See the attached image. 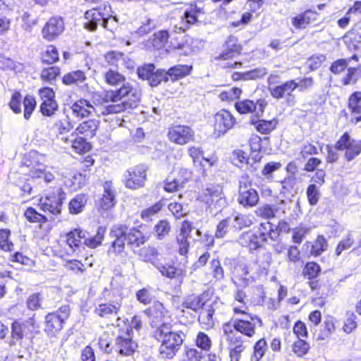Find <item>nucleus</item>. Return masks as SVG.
<instances>
[{
    "mask_svg": "<svg viewBox=\"0 0 361 361\" xmlns=\"http://www.w3.org/2000/svg\"><path fill=\"white\" fill-rule=\"evenodd\" d=\"M164 206L162 200H159L151 206L143 209L140 214L141 219L145 221H152L154 218L161 212Z\"/></svg>",
    "mask_w": 361,
    "mask_h": 361,
    "instance_id": "39",
    "label": "nucleus"
},
{
    "mask_svg": "<svg viewBox=\"0 0 361 361\" xmlns=\"http://www.w3.org/2000/svg\"><path fill=\"white\" fill-rule=\"evenodd\" d=\"M65 199L66 192L62 185L55 183V185H50L45 195L39 199L38 205L44 212L56 216L61 214Z\"/></svg>",
    "mask_w": 361,
    "mask_h": 361,
    "instance_id": "4",
    "label": "nucleus"
},
{
    "mask_svg": "<svg viewBox=\"0 0 361 361\" xmlns=\"http://www.w3.org/2000/svg\"><path fill=\"white\" fill-rule=\"evenodd\" d=\"M233 326L238 331L247 336H252L255 333L254 325L247 321L239 319L238 322H235Z\"/></svg>",
    "mask_w": 361,
    "mask_h": 361,
    "instance_id": "53",
    "label": "nucleus"
},
{
    "mask_svg": "<svg viewBox=\"0 0 361 361\" xmlns=\"http://www.w3.org/2000/svg\"><path fill=\"white\" fill-rule=\"evenodd\" d=\"M253 217L252 216L238 214L233 218L232 225L236 229L240 230L245 227H249L253 224Z\"/></svg>",
    "mask_w": 361,
    "mask_h": 361,
    "instance_id": "49",
    "label": "nucleus"
},
{
    "mask_svg": "<svg viewBox=\"0 0 361 361\" xmlns=\"http://www.w3.org/2000/svg\"><path fill=\"white\" fill-rule=\"evenodd\" d=\"M147 166L143 164L129 168L125 174V187L130 190H137L144 187L147 178Z\"/></svg>",
    "mask_w": 361,
    "mask_h": 361,
    "instance_id": "12",
    "label": "nucleus"
},
{
    "mask_svg": "<svg viewBox=\"0 0 361 361\" xmlns=\"http://www.w3.org/2000/svg\"><path fill=\"white\" fill-rule=\"evenodd\" d=\"M39 59L42 64L54 65L60 60L59 51L54 44H48L39 54Z\"/></svg>",
    "mask_w": 361,
    "mask_h": 361,
    "instance_id": "28",
    "label": "nucleus"
},
{
    "mask_svg": "<svg viewBox=\"0 0 361 361\" xmlns=\"http://www.w3.org/2000/svg\"><path fill=\"white\" fill-rule=\"evenodd\" d=\"M182 9L183 13L180 16L182 26L179 29L185 32L199 22V16L204 14V11L195 1L186 4Z\"/></svg>",
    "mask_w": 361,
    "mask_h": 361,
    "instance_id": "16",
    "label": "nucleus"
},
{
    "mask_svg": "<svg viewBox=\"0 0 361 361\" xmlns=\"http://www.w3.org/2000/svg\"><path fill=\"white\" fill-rule=\"evenodd\" d=\"M169 38V32L166 30H161L153 35V44L159 47H164L168 42Z\"/></svg>",
    "mask_w": 361,
    "mask_h": 361,
    "instance_id": "60",
    "label": "nucleus"
},
{
    "mask_svg": "<svg viewBox=\"0 0 361 361\" xmlns=\"http://www.w3.org/2000/svg\"><path fill=\"white\" fill-rule=\"evenodd\" d=\"M136 299L140 303L147 305L152 301V297L149 290L147 288H142L138 290L135 293Z\"/></svg>",
    "mask_w": 361,
    "mask_h": 361,
    "instance_id": "62",
    "label": "nucleus"
},
{
    "mask_svg": "<svg viewBox=\"0 0 361 361\" xmlns=\"http://www.w3.org/2000/svg\"><path fill=\"white\" fill-rule=\"evenodd\" d=\"M11 231L8 228L0 229V250L11 252L14 249V244L11 240Z\"/></svg>",
    "mask_w": 361,
    "mask_h": 361,
    "instance_id": "44",
    "label": "nucleus"
},
{
    "mask_svg": "<svg viewBox=\"0 0 361 361\" xmlns=\"http://www.w3.org/2000/svg\"><path fill=\"white\" fill-rule=\"evenodd\" d=\"M103 188L104 192L99 200V207L100 209L107 211L116 205V191L111 180L105 181Z\"/></svg>",
    "mask_w": 361,
    "mask_h": 361,
    "instance_id": "20",
    "label": "nucleus"
},
{
    "mask_svg": "<svg viewBox=\"0 0 361 361\" xmlns=\"http://www.w3.org/2000/svg\"><path fill=\"white\" fill-rule=\"evenodd\" d=\"M104 82L111 87H118L126 81V77L117 70L109 69L103 74Z\"/></svg>",
    "mask_w": 361,
    "mask_h": 361,
    "instance_id": "36",
    "label": "nucleus"
},
{
    "mask_svg": "<svg viewBox=\"0 0 361 361\" xmlns=\"http://www.w3.org/2000/svg\"><path fill=\"white\" fill-rule=\"evenodd\" d=\"M87 80L86 73L82 70H75L65 73L62 78V83L67 86L78 85Z\"/></svg>",
    "mask_w": 361,
    "mask_h": 361,
    "instance_id": "31",
    "label": "nucleus"
},
{
    "mask_svg": "<svg viewBox=\"0 0 361 361\" xmlns=\"http://www.w3.org/2000/svg\"><path fill=\"white\" fill-rule=\"evenodd\" d=\"M171 323H162L152 332V338L159 343L158 356L164 360L174 358L184 343L183 331H173Z\"/></svg>",
    "mask_w": 361,
    "mask_h": 361,
    "instance_id": "1",
    "label": "nucleus"
},
{
    "mask_svg": "<svg viewBox=\"0 0 361 361\" xmlns=\"http://www.w3.org/2000/svg\"><path fill=\"white\" fill-rule=\"evenodd\" d=\"M100 121L96 118H89L78 124L75 130L77 135L92 138L97 135Z\"/></svg>",
    "mask_w": 361,
    "mask_h": 361,
    "instance_id": "22",
    "label": "nucleus"
},
{
    "mask_svg": "<svg viewBox=\"0 0 361 361\" xmlns=\"http://www.w3.org/2000/svg\"><path fill=\"white\" fill-rule=\"evenodd\" d=\"M8 260L13 263L20 264L21 265L32 267L35 264V261L30 257L21 252H15L9 256Z\"/></svg>",
    "mask_w": 361,
    "mask_h": 361,
    "instance_id": "50",
    "label": "nucleus"
},
{
    "mask_svg": "<svg viewBox=\"0 0 361 361\" xmlns=\"http://www.w3.org/2000/svg\"><path fill=\"white\" fill-rule=\"evenodd\" d=\"M360 153L361 141L358 140L354 145H352L351 147L345 151L344 157L348 161H350L353 160L356 157H357Z\"/></svg>",
    "mask_w": 361,
    "mask_h": 361,
    "instance_id": "64",
    "label": "nucleus"
},
{
    "mask_svg": "<svg viewBox=\"0 0 361 361\" xmlns=\"http://www.w3.org/2000/svg\"><path fill=\"white\" fill-rule=\"evenodd\" d=\"M192 71V65L178 64L166 71L169 80L175 82L189 75Z\"/></svg>",
    "mask_w": 361,
    "mask_h": 361,
    "instance_id": "30",
    "label": "nucleus"
},
{
    "mask_svg": "<svg viewBox=\"0 0 361 361\" xmlns=\"http://www.w3.org/2000/svg\"><path fill=\"white\" fill-rule=\"evenodd\" d=\"M163 183L164 190L168 193L176 192L183 188V183L176 178H166Z\"/></svg>",
    "mask_w": 361,
    "mask_h": 361,
    "instance_id": "57",
    "label": "nucleus"
},
{
    "mask_svg": "<svg viewBox=\"0 0 361 361\" xmlns=\"http://www.w3.org/2000/svg\"><path fill=\"white\" fill-rule=\"evenodd\" d=\"M186 267L187 265L183 264L182 267H178L172 263L161 264L157 269L163 276L182 282L186 276Z\"/></svg>",
    "mask_w": 361,
    "mask_h": 361,
    "instance_id": "21",
    "label": "nucleus"
},
{
    "mask_svg": "<svg viewBox=\"0 0 361 361\" xmlns=\"http://www.w3.org/2000/svg\"><path fill=\"white\" fill-rule=\"evenodd\" d=\"M137 72L139 78L147 80L151 87H157L162 82H167L169 81L166 71L164 69L155 70L154 63L145 64L139 67Z\"/></svg>",
    "mask_w": 361,
    "mask_h": 361,
    "instance_id": "14",
    "label": "nucleus"
},
{
    "mask_svg": "<svg viewBox=\"0 0 361 361\" xmlns=\"http://www.w3.org/2000/svg\"><path fill=\"white\" fill-rule=\"evenodd\" d=\"M357 141L351 138L348 133H345L336 142L335 148L337 150L346 151L352 145H354Z\"/></svg>",
    "mask_w": 361,
    "mask_h": 361,
    "instance_id": "54",
    "label": "nucleus"
},
{
    "mask_svg": "<svg viewBox=\"0 0 361 361\" xmlns=\"http://www.w3.org/2000/svg\"><path fill=\"white\" fill-rule=\"evenodd\" d=\"M43 68L39 74V78L44 83L52 85L61 75V68L58 66L48 65Z\"/></svg>",
    "mask_w": 361,
    "mask_h": 361,
    "instance_id": "32",
    "label": "nucleus"
},
{
    "mask_svg": "<svg viewBox=\"0 0 361 361\" xmlns=\"http://www.w3.org/2000/svg\"><path fill=\"white\" fill-rule=\"evenodd\" d=\"M310 349V344L302 338H298L293 342L291 350L297 357H303Z\"/></svg>",
    "mask_w": 361,
    "mask_h": 361,
    "instance_id": "47",
    "label": "nucleus"
},
{
    "mask_svg": "<svg viewBox=\"0 0 361 361\" xmlns=\"http://www.w3.org/2000/svg\"><path fill=\"white\" fill-rule=\"evenodd\" d=\"M284 203L283 200H281L279 204H264L257 207L255 210V214L264 219H270L276 216V214L280 209V204Z\"/></svg>",
    "mask_w": 361,
    "mask_h": 361,
    "instance_id": "38",
    "label": "nucleus"
},
{
    "mask_svg": "<svg viewBox=\"0 0 361 361\" xmlns=\"http://www.w3.org/2000/svg\"><path fill=\"white\" fill-rule=\"evenodd\" d=\"M122 307L123 297L105 288L97 299L93 313L104 322H111L114 319L118 320Z\"/></svg>",
    "mask_w": 361,
    "mask_h": 361,
    "instance_id": "3",
    "label": "nucleus"
},
{
    "mask_svg": "<svg viewBox=\"0 0 361 361\" xmlns=\"http://www.w3.org/2000/svg\"><path fill=\"white\" fill-rule=\"evenodd\" d=\"M176 243L178 244V252L180 255L183 256V264H188V252L190 250V242L188 238L176 237Z\"/></svg>",
    "mask_w": 361,
    "mask_h": 361,
    "instance_id": "52",
    "label": "nucleus"
},
{
    "mask_svg": "<svg viewBox=\"0 0 361 361\" xmlns=\"http://www.w3.org/2000/svg\"><path fill=\"white\" fill-rule=\"evenodd\" d=\"M143 313L149 318L150 325L154 329L157 324L166 323V318H171L169 311L164 307V304L159 301H155L152 306L146 308Z\"/></svg>",
    "mask_w": 361,
    "mask_h": 361,
    "instance_id": "18",
    "label": "nucleus"
},
{
    "mask_svg": "<svg viewBox=\"0 0 361 361\" xmlns=\"http://www.w3.org/2000/svg\"><path fill=\"white\" fill-rule=\"evenodd\" d=\"M63 266L68 271L76 275L82 274L86 271L85 265L77 259H67Z\"/></svg>",
    "mask_w": 361,
    "mask_h": 361,
    "instance_id": "48",
    "label": "nucleus"
},
{
    "mask_svg": "<svg viewBox=\"0 0 361 361\" xmlns=\"http://www.w3.org/2000/svg\"><path fill=\"white\" fill-rule=\"evenodd\" d=\"M64 30V23L62 18L53 16L49 18L42 29L43 39L48 42L56 39Z\"/></svg>",
    "mask_w": 361,
    "mask_h": 361,
    "instance_id": "19",
    "label": "nucleus"
},
{
    "mask_svg": "<svg viewBox=\"0 0 361 361\" xmlns=\"http://www.w3.org/2000/svg\"><path fill=\"white\" fill-rule=\"evenodd\" d=\"M71 109L75 117L82 119L92 114L94 106L89 100L80 98L72 104Z\"/></svg>",
    "mask_w": 361,
    "mask_h": 361,
    "instance_id": "24",
    "label": "nucleus"
},
{
    "mask_svg": "<svg viewBox=\"0 0 361 361\" xmlns=\"http://www.w3.org/2000/svg\"><path fill=\"white\" fill-rule=\"evenodd\" d=\"M206 300L202 295H192L188 297L183 303L182 307L185 309L192 310L195 312L200 310L206 305Z\"/></svg>",
    "mask_w": 361,
    "mask_h": 361,
    "instance_id": "43",
    "label": "nucleus"
},
{
    "mask_svg": "<svg viewBox=\"0 0 361 361\" xmlns=\"http://www.w3.org/2000/svg\"><path fill=\"white\" fill-rule=\"evenodd\" d=\"M214 128L217 136L222 135L226 133V119L223 114L217 113L215 115Z\"/></svg>",
    "mask_w": 361,
    "mask_h": 361,
    "instance_id": "59",
    "label": "nucleus"
},
{
    "mask_svg": "<svg viewBox=\"0 0 361 361\" xmlns=\"http://www.w3.org/2000/svg\"><path fill=\"white\" fill-rule=\"evenodd\" d=\"M87 138L82 136H77L71 141V149L77 154L83 155L92 149L91 142L87 140Z\"/></svg>",
    "mask_w": 361,
    "mask_h": 361,
    "instance_id": "37",
    "label": "nucleus"
},
{
    "mask_svg": "<svg viewBox=\"0 0 361 361\" xmlns=\"http://www.w3.org/2000/svg\"><path fill=\"white\" fill-rule=\"evenodd\" d=\"M133 109L135 108L128 104V102L120 101L118 103L114 102L105 106L102 111V114L103 116L118 114Z\"/></svg>",
    "mask_w": 361,
    "mask_h": 361,
    "instance_id": "41",
    "label": "nucleus"
},
{
    "mask_svg": "<svg viewBox=\"0 0 361 361\" xmlns=\"http://www.w3.org/2000/svg\"><path fill=\"white\" fill-rule=\"evenodd\" d=\"M214 306L207 300L206 305L200 310L198 314V322L202 328L207 330L213 328L214 326Z\"/></svg>",
    "mask_w": 361,
    "mask_h": 361,
    "instance_id": "23",
    "label": "nucleus"
},
{
    "mask_svg": "<svg viewBox=\"0 0 361 361\" xmlns=\"http://www.w3.org/2000/svg\"><path fill=\"white\" fill-rule=\"evenodd\" d=\"M107 8L106 6H98L86 11L84 15L85 27L90 31H94L100 25L104 28L109 30L108 23L111 15Z\"/></svg>",
    "mask_w": 361,
    "mask_h": 361,
    "instance_id": "10",
    "label": "nucleus"
},
{
    "mask_svg": "<svg viewBox=\"0 0 361 361\" xmlns=\"http://www.w3.org/2000/svg\"><path fill=\"white\" fill-rule=\"evenodd\" d=\"M317 13L311 10L305 11L304 13L293 18L292 24L298 29L305 28L310 23L317 20Z\"/></svg>",
    "mask_w": 361,
    "mask_h": 361,
    "instance_id": "33",
    "label": "nucleus"
},
{
    "mask_svg": "<svg viewBox=\"0 0 361 361\" xmlns=\"http://www.w3.org/2000/svg\"><path fill=\"white\" fill-rule=\"evenodd\" d=\"M166 136L171 143L183 146L195 141V132L190 126L173 123L168 128Z\"/></svg>",
    "mask_w": 361,
    "mask_h": 361,
    "instance_id": "9",
    "label": "nucleus"
},
{
    "mask_svg": "<svg viewBox=\"0 0 361 361\" xmlns=\"http://www.w3.org/2000/svg\"><path fill=\"white\" fill-rule=\"evenodd\" d=\"M147 227V226L140 224L128 228L126 225V245L142 261L152 262L157 258L159 252L153 245L145 246L152 236L151 231L145 230Z\"/></svg>",
    "mask_w": 361,
    "mask_h": 361,
    "instance_id": "2",
    "label": "nucleus"
},
{
    "mask_svg": "<svg viewBox=\"0 0 361 361\" xmlns=\"http://www.w3.org/2000/svg\"><path fill=\"white\" fill-rule=\"evenodd\" d=\"M70 316L71 307L68 304L62 305L56 310L48 312L44 317V333L49 336H56L63 329Z\"/></svg>",
    "mask_w": 361,
    "mask_h": 361,
    "instance_id": "5",
    "label": "nucleus"
},
{
    "mask_svg": "<svg viewBox=\"0 0 361 361\" xmlns=\"http://www.w3.org/2000/svg\"><path fill=\"white\" fill-rule=\"evenodd\" d=\"M43 296L41 293H32L26 298L27 308L30 311H37L42 308Z\"/></svg>",
    "mask_w": 361,
    "mask_h": 361,
    "instance_id": "46",
    "label": "nucleus"
},
{
    "mask_svg": "<svg viewBox=\"0 0 361 361\" xmlns=\"http://www.w3.org/2000/svg\"><path fill=\"white\" fill-rule=\"evenodd\" d=\"M120 85V87L115 89L118 102H128V104L136 108L140 102V91L129 82L126 81Z\"/></svg>",
    "mask_w": 361,
    "mask_h": 361,
    "instance_id": "17",
    "label": "nucleus"
},
{
    "mask_svg": "<svg viewBox=\"0 0 361 361\" xmlns=\"http://www.w3.org/2000/svg\"><path fill=\"white\" fill-rule=\"evenodd\" d=\"M211 272L213 277L217 280H221L224 276V271L220 261L218 259H213L210 263Z\"/></svg>",
    "mask_w": 361,
    "mask_h": 361,
    "instance_id": "61",
    "label": "nucleus"
},
{
    "mask_svg": "<svg viewBox=\"0 0 361 361\" xmlns=\"http://www.w3.org/2000/svg\"><path fill=\"white\" fill-rule=\"evenodd\" d=\"M37 94L41 102L39 112L46 117L53 116L59 110V104L54 89L49 86L42 87L37 90Z\"/></svg>",
    "mask_w": 361,
    "mask_h": 361,
    "instance_id": "11",
    "label": "nucleus"
},
{
    "mask_svg": "<svg viewBox=\"0 0 361 361\" xmlns=\"http://www.w3.org/2000/svg\"><path fill=\"white\" fill-rule=\"evenodd\" d=\"M114 346L116 352L120 355L128 357L134 355L139 346L137 341L134 339L132 327L127 325L118 329Z\"/></svg>",
    "mask_w": 361,
    "mask_h": 361,
    "instance_id": "7",
    "label": "nucleus"
},
{
    "mask_svg": "<svg viewBox=\"0 0 361 361\" xmlns=\"http://www.w3.org/2000/svg\"><path fill=\"white\" fill-rule=\"evenodd\" d=\"M348 108L352 116L351 121L355 124L361 121V92H355L350 96Z\"/></svg>",
    "mask_w": 361,
    "mask_h": 361,
    "instance_id": "27",
    "label": "nucleus"
},
{
    "mask_svg": "<svg viewBox=\"0 0 361 361\" xmlns=\"http://www.w3.org/2000/svg\"><path fill=\"white\" fill-rule=\"evenodd\" d=\"M61 236V238L55 240L49 247L50 251L54 257L64 259L72 256L74 253L70 248L66 240Z\"/></svg>",
    "mask_w": 361,
    "mask_h": 361,
    "instance_id": "26",
    "label": "nucleus"
},
{
    "mask_svg": "<svg viewBox=\"0 0 361 361\" xmlns=\"http://www.w3.org/2000/svg\"><path fill=\"white\" fill-rule=\"evenodd\" d=\"M278 124L276 119L271 121L259 120L255 123L256 129L262 134H269L274 130Z\"/></svg>",
    "mask_w": 361,
    "mask_h": 361,
    "instance_id": "51",
    "label": "nucleus"
},
{
    "mask_svg": "<svg viewBox=\"0 0 361 361\" xmlns=\"http://www.w3.org/2000/svg\"><path fill=\"white\" fill-rule=\"evenodd\" d=\"M25 219L31 224H44L48 222V217L39 212L35 208L28 207L23 213Z\"/></svg>",
    "mask_w": 361,
    "mask_h": 361,
    "instance_id": "42",
    "label": "nucleus"
},
{
    "mask_svg": "<svg viewBox=\"0 0 361 361\" xmlns=\"http://www.w3.org/2000/svg\"><path fill=\"white\" fill-rule=\"evenodd\" d=\"M153 231L157 240H162L166 238L171 231V225L166 219L159 220L154 226Z\"/></svg>",
    "mask_w": 361,
    "mask_h": 361,
    "instance_id": "40",
    "label": "nucleus"
},
{
    "mask_svg": "<svg viewBox=\"0 0 361 361\" xmlns=\"http://www.w3.org/2000/svg\"><path fill=\"white\" fill-rule=\"evenodd\" d=\"M38 328L35 314L26 320L16 319L11 324V339L9 344L21 343L25 338L32 336Z\"/></svg>",
    "mask_w": 361,
    "mask_h": 361,
    "instance_id": "6",
    "label": "nucleus"
},
{
    "mask_svg": "<svg viewBox=\"0 0 361 361\" xmlns=\"http://www.w3.org/2000/svg\"><path fill=\"white\" fill-rule=\"evenodd\" d=\"M238 200L244 207H254L257 204L259 197L255 189L249 188L239 192Z\"/></svg>",
    "mask_w": 361,
    "mask_h": 361,
    "instance_id": "34",
    "label": "nucleus"
},
{
    "mask_svg": "<svg viewBox=\"0 0 361 361\" xmlns=\"http://www.w3.org/2000/svg\"><path fill=\"white\" fill-rule=\"evenodd\" d=\"M267 227L270 229L271 224L269 222L262 224L257 232L243 233L239 238L240 243L243 246L249 247L251 250H257L267 240L269 235L266 232Z\"/></svg>",
    "mask_w": 361,
    "mask_h": 361,
    "instance_id": "13",
    "label": "nucleus"
},
{
    "mask_svg": "<svg viewBox=\"0 0 361 361\" xmlns=\"http://www.w3.org/2000/svg\"><path fill=\"white\" fill-rule=\"evenodd\" d=\"M88 195L80 193L73 197L68 202V211L71 214H78L82 212L87 202Z\"/></svg>",
    "mask_w": 361,
    "mask_h": 361,
    "instance_id": "35",
    "label": "nucleus"
},
{
    "mask_svg": "<svg viewBox=\"0 0 361 361\" xmlns=\"http://www.w3.org/2000/svg\"><path fill=\"white\" fill-rule=\"evenodd\" d=\"M98 345L100 350L104 353H109L111 352V338L109 331H104L99 336Z\"/></svg>",
    "mask_w": 361,
    "mask_h": 361,
    "instance_id": "55",
    "label": "nucleus"
},
{
    "mask_svg": "<svg viewBox=\"0 0 361 361\" xmlns=\"http://www.w3.org/2000/svg\"><path fill=\"white\" fill-rule=\"evenodd\" d=\"M195 343L197 347L203 350H209L211 348V341L209 336L204 332H199L197 334Z\"/></svg>",
    "mask_w": 361,
    "mask_h": 361,
    "instance_id": "63",
    "label": "nucleus"
},
{
    "mask_svg": "<svg viewBox=\"0 0 361 361\" xmlns=\"http://www.w3.org/2000/svg\"><path fill=\"white\" fill-rule=\"evenodd\" d=\"M61 237L66 240L70 248L75 253L82 245L85 233L80 228H75L64 233Z\"/></svg>",
    "mask_w": 361,
    "mask_h": 361,
    "instance_id": "25",
    "label": "nucleus"
},
{
    "mask_svg": "<svg viewBox=\"0 0 361 361\" xmlns=\"http://www.w3.org/2000/svg\"><path fill=\"white\" fill-rule=\"evenodd\" d=\"M104 233L105 230L102 227H99L95 235L90 238L85 237V239L83 240L84 245L90 249L97 248L102 245L104 239Z\"/></svg>",
    "mask_w": 361,
    "mask_h": 361,
    "instance_id": "45",
    "label": "nucleus"
},
{
    "mask_svg": "<svg viewBox=\"0 0 361 361\" xmlns=\"http://www.w3.org/2000/svg\"><path fill=\"white\" fill-rule=\"evenodd\" d=\"M126 224H118L113 226L109 232L112 241L108 248V254L117 256L125 252L126 237L125 234Z\"/></svg>",
    "mask_w": 361,
    "mask_h": 361,
    "instance_id": "15",
    "label": "nucleus"
},
{
    "mask_svg": "<svg viewBox=\"0 0 361 361\" xmlns=\"http://www.w3.org/2000/svg\"><path fill=\"white\" fill-rule=\"evenodd\" d=\"M327 248V242L324 236L319 235L312 245L310 253L313 256L320 255Z\"/></svg>",
    "mask_w": 361,
    "mask_h": 361,
    "instance_id": "56",
    "label": "nucleus"
},
{
    "mask_svg": "<svg viewBox=\"0 0 361 361\" xmlns=\"http://www.w3.org/2000/svg\"><path fill=\"white\" fill-rule=\"evenodd\" d=\"M23 105V116L25 120H29L37 106V100L33 95L26 94L22 97L20 91L14 90L8 104L10 109L16 114L22 113L21 105Z\"/></svg>",
    "mask_w": 361,
    "mask_h": 361,
    "instance_id": "8",
    "label": "nucleus"
},
{
    "mask_svg": "<svg viewBox=\"0 0 361 361\" xmlns=\"http://www.w3.org/2000/svg\"><path fill=\"white\" fill-rule=\"evenodd\" d=\"M320 273V267L315 262H307L303 269V275L309 279L317 278Z\"/></svg>",
    "mask_w": 361,
    "mask_h": 361,
    "instance_id": "58",
    "label": "nucleus"
},
{
    "mask_svg": "<svg viewBox=\"0 0 361 361\" xmlns=\"http://www.w3.org/2000/svg\"><path fill=\"white\" fill-rule=\"evenodd\" d=\"M297 87L298 85L295 81L292 80L280 85L271 86L269 87V91L273 97L279 99L284 97L286 95H290L291 92L297 89Z\"/></svg>",
    "mask_w": 361,
    "mask_h": 361,
    "instance_id": "29",
    "label": "nucleus"
}]
</instances>
